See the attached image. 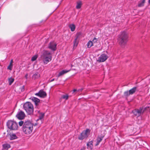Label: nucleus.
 <instances>
[{
	"mask_svg": "<svg viewBox=\"0 0 150 150\" xmlns=\"http://www.w3.org/2000/svg\"><path fill=\"white\" fill-rule=\"evenodd\" d=\"M93 45V42L91 41L90 40L87 43V46L88 48H90Z\"/></svg>",
	"mask_w": 150,
	"mask_h": 150,
	"instance_id": "20",
	"label": "nucleus"
},
{
	"mask_svg": "<svg viewBox=\"0 0 150 150\" xmlns=\"http://www.w3.org/2000/svg\"><path fill=\"white\" fill-rule=\"evenodd\" d=\"M70 69L69 70H64L60 72L58 75L57 77H58L60 76L64 75V74L69 72L70 71Z\"/></svg>",
	"mask_w": 150,
	"mask_h": 150,
	"instance_id": "16",
	"label": "nucleus"
},
{
	"mask_svg": "<svg viewBox=\"0 0 150 150\" xmlns=\"http://www.w3.org/2000/svg\"><path fill=\"white\" fill-rule=\"evenodd\" d=\"M139 6H141V4H139L138 5Z\"/></svg>",
	"mask_w": 150,
	"mask_h": 150,
	"instance_id": "40",
	"label": "nucleus"
},
{
	"mask_svg": "<svg viewBox=\"0 0 150 150\" xmlns=\"http://www.w3.org/2000/svg\"><path fill=\"white\" fill-rule=\"evenodd\" d=\"M148 2L149 4H150V0H149Z\"/></svg>",
	"mask_w": 150,
	"mask_h": 150,
	"instance_id": "41",
	"label": "nucleus"
},
{
	"mask_svg": "<svg viewBox=\"0 0 150 150\" xmlns=\"http://www.w3.org/2000/svg\"><path fill=\"white\" fill-rule=\"evenodd\" d=\"M89 132V129H88L83 131L79 137V139L80 140H82L85 138H87L88 136Z\"/></svg>",
	"mask_w": 150,
	"mask_h": 150,
	"instance_id": "6",
	"label": "nucleus"
},
{
	"mask_svg": "<svg viewBox=\"0 0 150 150\" xmlns=\"http://www.w3.org/2000/svg\"><path fill=\"white\" fill-rule=\"evenodd\" d=\"M6 124L8 128L10 130H15L18 129V124L15 121L11 120H8Z\"/></svg>",
	"mask_w": 150,
	"mask_h": 150,
	"instance_id": "5",
	"label": "nucleus"
},
{
	"mask_svg": "<svg viewBox=\"0 0 150 150\" xmlns=\"http://www.w3.org/2000/svg\"><path fill=\"white\" fill-rule=\"evenodd\" d=\"M97 39L96 38H94L92 42H93V44L97 42Z\"/></svg>",
	"mask_w": 150,
	"mask_h": 150,
	"instance_id": "33",
	"label": "nucleus"
},
{
	"mask_svg": "<svg viewBox=\"0 0 150 150\" xmlns=\"http://www.w3.org/2000/svg\"><path fill=\"white\" fill-rule=\"evenodd\" d=\"M81 33L80 32L77 33L76 35V39H78L79 38H80V36L81 35Z\"/></svg>",
	"mask_w": 150,
	"mask_h": 150,
	"instance_id": "29",
	"label": "nucleus"
},
{
	"mask_svg": "<svg viewBox=\"0 0 150 150\" xmlns=\"http://www.w3.org/2000/svg\"><path fill=\"white\" fill-rule=\"evenodd\" d=\"M69 96L67 94L63 95L61 98L65 100H67L69 98Z\"/></svg>",
	"mask_w": 150,
	"mask_h": 150,
	"instance_id": "22",
	"label": "nucleus"
},
{
	"mask_svg": "<svg viewBox=\"0 0 150 150\" xmlns=\"http://www.w3.org/2000/svg\"><path fill=\"white\" fill-rule=\"evenodd\" d=\"M12 67H13V64H10L9 65L8 67V69H9L10 70H11L12 69Z\"/></svg>",
	"mask_w": 150,
	"mask_h": 150,
	"instance_id": "31",
	"label": "nucleus"
},
{
	"mask_svg": "<svg viewBox=\"0 0 150 150\" xmlns=\"http://www.w3.org/2000/svg\"><path fill=\"white\" fill-rule=\"evenodd\" d=\"M52 57L51 53L47 50H44L40 56L41 59L45 64H47L50 61L52 60Z\"/></svg>",
	"mask_w": 150,
	"mask_h": 150,
	"instance_id": "2",
	"label": "nucleus"
},
{
	"mask_svg": "<svg viewBox=\"0 0 150 150\" xmlns=\"http://www.w3.org/2000/svg\"><path fill=\"white\" fill-rule=\"evenodd\" d=\"M28 74H26V75H25V77L26 79H27V78H28Z\"/></svg>",
	"mask_w": 150,
	"mask_h": 150,
	"instance_id": "37",
	"label": "nucleus"
},
{
	"mask_svg": "<svg viewBox=\"0 0 150 150\" xmlns=\"http://www.w3.org/2000/svg\"><path fill=\"white\" fill-rule=\"evenodd\" d=\"M142 142H144V141H142Z\"/></svg>",
	"mask_w": 150,
	"mask_h": 150,
	"instance_id": "42",
	"label": "nucleus"
},
{
	"mask_svg": "<svg viewBox=\"0 0 150 150\" xmlns=\"http://www.w3.org/2000/svg\"><path fill=\"white\" fill-rule=\"evenodd\" d=\"M54 79H51L50 81V82H52L53 81H54Z\"/></svg>",
	"mask_w": 150,
	"mask_h": 150,
	"instance_id": "39",
	"label": "nucleus"
},
{
	"mask_svg": "<svg viewBox=\"0 0 150 150\" xmlns=\"http://www.w3.org/2000/svg\"><path fill=\"white\" fill-rule=\"evenodd\" d=\"M40 76V75L38 73H35L33 76V78H34V79H37Z\"/></svg>",
	"mask_w": 150,
	"mask_h": 150,
	"instance_id": "21",
	"label": "nucleus"
},
{
	"mask_svg": "<svg viewBox=\"0 0 150 150\" xmlns=\"http://www.w3.org/2000/svg\"><path fill=\"white\" fill-rule=\"evenodd\" d=\"M11 147L9 144H5L3 145V148L4 149L7 150L8 149Z\"/></svg>",
	"mask_w": 150,
	"mask_h": 150,
	"instance_id": "18",
	"label": "nucleus"
},
{
	"mask_svg": "<svg viewBox=\"0 0 150 150\" xmlns=\"http://www.w3.org/2000/svg\"><path fill=\"white\" fill-rule=\"evenodd\" d=\"M77 91V90L76 89H74L73 91V93H74V92H76Z\"/></svg>",
	"mask_w": 150,
	"mask_h": 150,
	"instance_id": "38",
	"label": "nucleus"
},
{
	"mask_svg": "<svg viewBox=\"0 0 150 150\" xmlns=\"http://www.w3.org/2000/svg\"><path fill=\"white\" fill-rule=\"evenodd\" d=\"M128 39L127 33L125 31L122 32L119 35L118 40L121 45H125L127 42Z\"/></svg>",
	"mask_w": 150,
	"mask_h": 150,
	"instance_id": "3",
	"label": "nucleus"
},
{
	"mask_svg": "<svg viewBox=\"0 0 150 150\" xmlns=\"http://www.w3.org/2000/svg\"><path fill=\"white\" fill-rule=\"evenodd\" d=\"M14 79L12 78H10L8 79V81L9 82V85H11L14 81Z\"/></svg>",
	"mask_w": 150,
	"mask_h": 150,
	"instance_id": "25",
	"label": "nucleus"
},
{
	"mask_svg": "<svg viewBox=\"0 0 150 150\" xmlns=\"http://www.w3.org/2000/svg\"><path fill=\"white\" fill-rule=\"evenodd\" d=\"M30 99L33 102H34L36 105L40 102V100L39 99L34 97H31L30 98Z\"/></svg>",
	"mask_w": 150,
	"mask_h": 150,
	"instance_id": "14",
	"label": "nucleus"
},
{
	"mask_svg": "<svg viewBox=\"0 0 150 150\" xmlns=\"http://www.w3.org/2000/svg\"><path fill=\"white\" fill-rule=\"evenodd\" d=\"M57 44L54 42H50L48 45V48L54 51L57 49Z\"/></svg>",
	"mask_w": 150,
	"mask_h": 150,
	"instance_id": "9",
	"label": "nucleus"
},
{
	"mask_svg": "<svg viewBox=\"0 0 150 150\" xmlns=\"http://www.w3.org/2000/svg\"><path fill=\"white\" fill-rule=\"evenodd\" d=\"M38 55H35L34 56H33L31 58V61H34L37 58H38Z\"/></svg>",
	"mask_w": 150,
	"mask_h": 150,
	"instance_id": "28",
	"label": "nucleus"
},
{
	"mask_svg": "<svg viewBox=\"0 0 150 150\" xmlns=\"http://www.w3.org/2000/svg\"><path fill=\"white\" fill-rule=\"evenodd\" d=\"M132 113L136 116L138 117L141 115V110H134L132 111Z\"/></svg>",
	"mask_w": 150,
	"mask_h": 150,
	"instance_id": "11",
	"label": "nucleus"
},
{
	"mask_svg": "<svg viewBox=\"0 0 150 150\" xmlns=\"http://www.w3.org/2000/svg\"><path fill=\"white\" fill-rule=\"evenodd\" d=\"M77 40V39L75 38L74 41V47H76L78 44V41Z\"/></svg>",
	"mask_w": 150,
	"mask_h": 150,
	"instance_id": "26",
	"label": "nucleus"
},
{
	"mask_svg": "<svg viewBox=\"0 0 150 150\" xmlns=\"http://www.w3.org/2000/svg\"><path fill=\"white\" fill-rule=\"evenodd\" d=\"M25 86H22V87L21 88V90L22 91H23L24 90Z\"/></svg>",
	"mask_w": 150,
	"mask_h": 150,
	"instance_id": "35",
	"label": "nucleus"
},
{
	"mask_svg": "<svg viewBox=\"0 0 150 150\" xmlns=\"http://www.w3.org/2000/svg\"><path fill=\"white\" fill-rule=\"evenodd\" d=\"M23 108L28 115H31L33 114L34 111L33 106L30 102H26L24 104Z\"/></svg>",
	"mask_w": 150,
	"mask_h": 150,
	"instance_id": "4",
	"label": "nucleus"
},
{
	"mask_svg": "<svg viewBox=\"0 0 150 150\" xmlns=\"http://www.w3.org/2000/svg\"><path fill=\"white\" fill-rule=\"evenodd\" d=\"M35 95L42 98H45L47 96L46 93L43 90H40L38 93H35Z\"/></svg>",
	"mask_w": 150,
	"mask_h": 150,
	"instance_id": "7",
	"label": "nucleus"
},
{
	"mask_svg": "<svg viewBox=\"0 0 150 150\" xmlns=\"http://www.w3.org/2000/svg\"><path fill=\"white\" fill-rule=\"evenodd\" d=\"M124 95L126 96H128L130 95H131L129 91H127L124 92Z\"/></svg>",
	"mask_w": 150,
	"mask_h": 150,
	"instance_id": "30",
	"label": "nucleus"
},
{
	"mask_svg": "<svg viewBox=\"0 0 150 150\" xmlns=\"http://www.w3.org/2000/svg\"><path fill=\"white\" fill-rule=\"evenodd\" d=\"M25 117V114L24 112L20 111L18 112L16 115V117L20 120H22Z\"/></svg>",
	"mask_w": 150,
	"mask_h": 150,
	"instance_id": "10",
	"label": "nucleus"
},
{
	"mask_svg": "<svg viewBox=\"0 0 150 150\" xmlns=\"http://www.w3.org/2000/svg\"><path fill=\"white\" fill-rule=\"evenodd\" d=\"M82 3L81 1H79L77 3V5L76 6V8L77 9H79L81 6Z\"/></svg>",
	"mask_w": 150,
	"mask_h": 150,
	"instance_id": "24",
	"label": "nucleus"
},
{
	"mask_svg": "<svg viewBox=\"0 0 150 150\" xmlns=\"http://www.w3.org/2000/svg\"><path fill=\"white\" fill-rule=\"evenodd\" d=\"M24 122L23 121H20L18 123H19V125L20 126H22L24 124Z\"/></svg>",
	"mask_w": 150,
	"mask_h": 150,
	"instance_id": "32",
	"label": "nucleus"
},
{
	"mask_svg": "<svg viewBox=\"0 0 150 150\" xmlns=\"http://www.w3.org/2000/svg\"><path fill=\"white\" fill-rule=\"evenodd\" d=\"M145 2V0H142L141 1V6H144V4Z\"/></svg>",
	"mask_w": 150,
	"mask_h": 150,
	"instance_id": "34",
	"label": "nucleus"
},
{
	"mask_svg": "<svg viewBox=\"0 0 150 150\" xmlns=\"http://www.w3.org/2000/svg\"><path fill=\"white\" fill-rule=\"evenodd\" d=\"M69 27L71 29V30L72 32L74 31L76 28L75 25L74 24H71L69 25Z\"/></svg>",
	"mask_w": 150,
	"mask_h": 150,
	"instance_id": "19",
	"label": "nucleus"
},
{
	"mask_svg": "<svg viewBox=\"0 0 150 150\" xmlns=\"http://www.w3.org/2000/svg\"><path fill=\"white\" fill-rule=\"evenodd\" d=\"M13 59H11L10 61V64H12V63H13Z\"/></svg>",
	"mask_w": 150,
	"mask_h": 150,
	"instance_id": "36",
	"label": "nucleus"
},
{
	"mask_svg": "<svg viewBox=\"0 0 150 150\" xmlns=\"http://www.w3.org/2000/svg\"><path fill=\"white\" fill-rule=\"evenodd\" d=\"M108 57L106 54H103L98 57L97 61L100 62H104L107 60Z\"/></svg>",
	"mask_w": 150,
	"mask_h": 150,
	"instance_id": "8",
	"label": "nucleus"
},
{
	"mask_svg": "<svg viewBox=\"0 0 150 150\" xmlns=\"http://www.w3.org/2000/svg\"><path fill=\"white\" fill-rule=\"evenodd\" d=\"M104 137V136H101L100 137H98L97 139L96 143L95 145L96 146H97L100 143L102 140L103 138Z\"/></svg>",
	"mask_w": 150,
	"mask_h": 150,
	"instance_id": "17",
	"label": "nucleus"
},
{
	"mask_svg": "<svg viewBox=\"0 0 150 150\" xmlns=\"http://www.w3.org/2000/svg\"><path fill=\"white\" fill-rule=\"evenodd\" d=\"M136 87H134L130 90L129 91L131 95L133 94L136 91Z\"/></svg>",
	"mask_w": 150,
	"mask_h": 150,
	"instance_id": "23",
	"label": "nucleus"
},
{
	"mask_svg": "<svg viewBox=\"0 0 150 150\" xmlns=\"http://www.w3.org/2000/svg\"><path fill=\"white\" fill-rule=\"evenodd\" d=\"M44 114L43 113H41L40 115H39V119L37 120H41L42 118H43L44 116Z\"/></svg>",
	"mask_w": 150,
	"mask_h": 150,
	"instance_id": "27",
	"label": "nucleus"
},
{
	"mask_svg": "<svg viewBox=\"0 0 150 150\" xmlns=\"http://www.w3.org/2000/svg\"><path fill=\"white\" fill-rule=\"evenodd\" d=\"M10 139L11 140H13L17 138V136L15 133H10L9 135Z\"/></svg>",
	"mask_w": 150,
	"mask_h": 150,
	"instance_id": "15",
	"label": "nucleus"
},
{
	"mask_svg": "<svg viewBox=\"0 0 150 150\" xmlns=\"http://www.w3.org/2000/svg\"><path fill=\"white\" fill-rule=\"evenodd\" d=\"M93 141L92 140L87 143V148L88 149L90 150H92L93 148Z\"/></svg>",
	"mask_w": 150,
	"mask_h": 150,
	"instance_id": "12",
	"label": "nucleus"
},
{
	"mask_svg": "<svg viewBox=\"0 0 150 150\" xmlns=\"http://www.w3.org/2000/svg\"><path fill=\"white\" fill-rule=\"evenodd\" d=\"M33 124L29 121L25 122L23 125L22 130L25 134L28 135L32 132L33 129Z\"/></svg>",
	"mask_w": 150,
	"mask_h": 150,
	"instance_id": "1",
	"label": "nucleus"
},
{
	"mask_svg": "<svg viewBox=\"0 0 150 150\" xmlns=\"http://www.w3.org/2000/svg\"><path fill=\"white\" fill-rule=\"evenodd\" d=\"M144 112H150V106H147L145 108H141V113Z\"/></svg>",
	"mask_w": 150,
	"mask_h": 150,
	"instance_id": "13",
	"label": "nucleus"
}]
</instances>
